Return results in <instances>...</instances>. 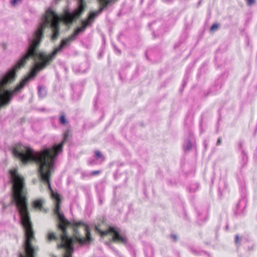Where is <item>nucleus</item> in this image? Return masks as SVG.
<instances>
[{
	"instance_id": "19",
	"label": "nucleus",
	"mask_w": 257,
	"mask_h": 257,
	"mask_svg": "<svg viewBox=\"0 0 257 257\" xmlns=\"http://www.w3.org/2000/svg\"><path fill=\"white\" fill-rule=\"evenodd\" d=\"M221 138H219L217 141V143H216V145L217 146L221 144Z\"/></svg>"
},
{
	"instance_id": "6",
	"label": "nucleus",
	"mask_w": 257,
	"mask_h": 257,
	"mask_svg": "<svg viewBox=\"0 0 257 257\" xmlns=\"http://www.w3.org/2000/svg\"><path fill=\"white\" fill-rule=\"evenodd\" d=\"M88 26V23L86 21H82V26L78 27L76 29L73 33L71 35L73 37V38L75 40V36H77L80 32L85 31L86 28Z\"/></svg>"
},
{
	"instance_id": "16",
	"label": "nucleus",
	"mask_w": 257,
	"mask_h": 257,
	"mask_svg": "<svg viewBox=\"0 0 257 257\" xmlns=\"http://www.w3.org/2000/svg\"><path fill=\"white\" fill-rule=\"evenodd\" d=\"M247 2V4L249 6H251L254 4L255 2V0H246Z\"/></svg>"
},
{
	"instance_id": "2",
	"label": "nucleus",
	"mask_w": 257,
	"mask_h": 257,
	"mask_svg": "<svg viewBox=\"0 0 257 257\" xmlns=\"http://www.w3.org/2000/svg\"><path fill=\"white\" fill-rule=\"evenodd\" d=\"M9 173L13 184L14 199L20 215L22 224L25 230V236H35L28 210V191L25 178L19 175L15 169L10 170Z\"/></svg>"
},
{
	"instance_id": "18",
	"label": "nucleus",
	"mask_w": 257,
	"mask_h": 257,
	"mask_svg": "<svg viewBox=\"0 0 257 257\" xmlns=\"http://www.w3.org/2000/svg\"><path fill=\"white\" fill-rule=\"evenodd\" d=\"M21 0H13L12 1V4L14 6L16 5L18 2H20Z\"/></svg>"
},
{
	"instance_id": "8",
	"label": "nucleus",
	"mask_w": 257,
	"mask_h": 257,
	"mask_svg": "<svg viewBox=\"0 0 257 257\" xmlns=\"http://www.w3.org/2000/svg\"><path fill=\"white\" fill-rule=\"evenodd\" d=\"M98 232L100 233L101 236H105L108 234L111 233L112 231H114V227L112 226H110L108 227V229L105 231H102L101 230H98Z\"/></svg>"
},
{
	"instance_id": "3",
	"label": "nucleus",
	"mask_w": 257,
	"mask_h": 257,
	"mask_svg": "<svg viewBox=\"0 0 257 257\" xmlns=\"http://www.w3.org/2000/svg\"><path fill=\"white\" fill-rule=\"evenodd\" d=\"M23 61H19L16 65L3 77L0 80V108L8 105L11 102L13 95L23 88L30 79L33 77L30 73L17 85L13 90H5V87L15 81L18 70L24 67Z\"/></svg>"
},
{
	"instance_id": "7",
	"label": "nucleus",
	"mask_w": 257,
	"mask_h": 257,
	"mask_svg": "<svg viewBox=\"0 0 257 257\" xmlns=\"http://www.w3.org/2000/svg\"><path fill=\"white\" fill-rule=\"evenodd\" d=\"M44 203V200L42 199H37L32 202V206L35 209L40 211H42L44 209L43 204Z\"/></svg>"
},
{
	"instance_id": "11",
	"label": "nucleus",
	"mask_w": 257,
	"mask_h": 257,
	"mask_svg": "<svg viewBox=\"0 0 257 257\" xmlns=\"http://www.w3.org/2000/svg\"><path fill=\"white\" fill-rule=\"evenodd\" d=\"M58 239L57 236L54 232H49L48 234V240L49 241L52 240H57Z\"/></svg>"
},
{
	"instance_id": "17",
	"label": "nucleus",
	"mask_w": 257,
	"mask_h": 257,
	"mask_svg": "<svg viewBox=\"0 0 257 257\" xmlns=\"http://www.w3.org/2000/svg\"><path fill=\"white\" fill-rule=\"evenodd\" d=\"M104 9H103V8L99 7L98 10L97 11H96L95 12L98 15L99 14H100L103 11Z\"/></svg>"
},
{
	"instance_id": "20",
	"label": "nucleus",
	"mask_w": 257,
	"mask_h": 257,
	"mask_svg": "<svg viewBox=\"0 0 257 257\" xmlns=\"http://www.w3.org/2000/svg\"><path fill=\"white\" fill-rule=\"evenodd\" d=\"M235 242L238 243L239 242V237L238 235L235 236Z\"/></svg>"
},
{
	"instance_id": "10",
	"label": "nucleus",
	"mask_w": 257,
	"mask_h": 257,
	"mask_svg": "<svg viewBox=\"0 0 257 257\" xmlns=\"http://www.w3.org/2000/svg\"><path fill=\"white\" fill-rule=\"evenodd\" d=\"M99 6L105 9L110 3V0H99Z\"/></svg>"
},
{
	"instance_id": "9",
	"label": "nucleus",
	"mask_w": 257,
	"mask_h": 257,
	"mask_svg": "<svg viewBox=\"0 0 257 257\" xmlns=\"http://www.w3.org/2000/svg\"><path fill=\"white\" fill-rule=\"evenodd\" d=\"M98 15L95 12H91L90 13L87 19L86 20H83V21H86L88 23V26L90 24V21L93 20Z\"/></svg>"
},
{
	"instance_id": "1",
	"label": "nucleus",
	"mask_w": 257,
	"mask_h": 257,
	"mask_svg": "<svg viewBox=\"0 0 257 257\" xmlns=\"http://www.w3.org/2000/svg\"><path fill=\"white\" fill-rule=\"evenodd\" d=\"M86 4L84 0H79V5L77 9L73 13L68 12L59 17L56 13L52 10L46 11L45 15L37 30L36 31L34 38L31 40L29 46V52L25 57L30 55L36 54V48L40 44L44 36V31L47 27H50L52 30L53 34L52 39L55 40L59 35V21H62L66 25L71 24L74 21L79 18L84 12Z\"/></svg>"
},
{
	"instance_id": "15",
	"label": "nucleus",
	"mask_w": 257,
	"mask_h": 257,
	"mask_svg": "<svg viewBox=\"0 0 257 257\" xmlns=\"http://www.w3.org/2000/svg\"><path fill=\"white\" fill-rule=\"evenodd\" d=\"M101 173V171L100 170H95L93 171L90 173V175L92 176H96L99 175Z\"/></svg>"
},
{
	"instance_id": "12",
	"label": "nucleus",
	"mask_w": 257,
	"mask_h": 257,
	"mask_svg": "<svg viewBox=\"0 0 257 257\" xmlns=\"http://www.w3.org/2000/svg\"><path fill=\"white\" fill-rule=\"evenodd\" d=\"M60 122L62 124H65L67 123V120L64 115H61L60 117Z\"/></svg>"
},
{
	"instance_id": "4",
	"label": "nucleus",
	"mask_w": 257,
	"mask_h": 257,
	"mask_svg": "<svg viewBox=\"0 0 257 257\" xmlns=\"http://www.w3.org/2000/svg\"><path fill=\"white\" fill-rule=\"evenodd\" d=\"M73 40H74V39L73 38V37L71 35L69 36L67 38L62 39L59 46L55 48L54 49V50L48 55H46L45 53L38 52V48L40 45V44L36 48L35 55H30L27 57H25L29 52L28 48L27 53L21 58V59L19 61H23L22 63H24V67L25 66V64H26L27 61L30 59V58L38 57L42 61V62H36L34 64V65L32 67L30 70L29 73L33 78H34L37 76V74L39 73V71L45 69L46 67L52 61V60L55 58L58 52L60 51L64 46L69 44V43Z\"/></svg>"
},
{
	"instance_id": "13",
	"label": "nucleus",
	"mask_w": 257,
	"mask_h": 257,
	"mask_svg": "<svg viewBox=\"0 0 257 257\" xmlns=\"http://www.w3.org/2000/svg\"><path fill=\"white\" fill-rule=\"evenodd\" d=\"M219 28V25L217 24H213L210 28V31L213 32Z\"/></svg>"
},
{
	"instance_id": "14",
	"label": "nucleus",
	"mask_w": 257,
	"mask_h": 257,
	"mask_svg": "<svg viewBox=\"0 0 257 257\" xmlns=\"http://www.w3.org/2000/svg\"><path fill=\"white\" fill-rule=\"evenodd\" d=\"M94 154H95V157L97 159L100 158L102 157V155L101 152L99 151H95L94 152Z\"/></svg>"
},
{
	"instance_id": "5",
	"label": "nucleus",
	"mask_w": 257,
	"mask_h": 257,
	"mask_svg": "<svg viewBox=\"0 0 257 257\" xmlns=\"http://www.w3.org/2000/svg\"><path fill=\"white\" fill-rule=\"evenodd\" d=\"M113 236L112 237V241L114 242H119L123 244H125L127 242V238L125 236H123L119 234L114 228V231H112Z\"/></svg>"
}]
</instances>
